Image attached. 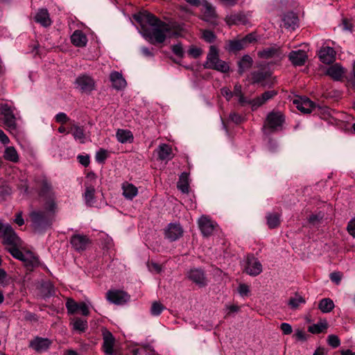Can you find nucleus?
Returning <instances> with one entry per match:
<instances>
[{"label":"nucleus","mask_w":355,"mask_h":355,"mask_svg":"<svg viewBox=\"0 0 355 355\" xmlns=\"http://www.w3.org/2000/svg\"><path fill=\"white\" fill-rule=\"evenodd\" d=\"M204 67L214 69L221 73H227L230 70L229 64L219 58L218 51L215 46H211L209 47Z\"/></svg>","instance_id":"nucleus-2"},{"label":"nucleus","mask_w":355,"mask_h":355,"mask_svg":"<svg viewBox=\"0 0 355 355\" xmlns=\"http://www.w3.org/2000/svg\"><path fill=\"white\" fill-rule=\"evenodd\" d=\"M232 93L233 96H235L236 97L243 94L241 85L239 83H236L234 85V91L232 92Z\"/></svg>","instance_id":"nucleus-64"},{"label":"nucleus","mask_w":355,"mask_h":355,"mask_svg":"<svg viewBox=\"0 0 355 355\" xmlns=\"http://www.w3.org/2000/svg\"><path fill=\"white\" fill-rule=\"evenodd\" d=\"M250 291L249 287L246 284H240L239 286V292L241 295H247Z\"/></svg>","instance_id":"nucleus-63"},{"label":"nucleus","mask_w":355,"mask_h":355,"mask_svg":"<svg viewBox=\"0 0 355 355\" xmlns=\"http://www.w3.org/2000/svg\"><path fill=\"white\" fill-rule=\"evenodd\" d=\"M229 118L232 122H234L236 124L240 123L242 121V117L241 116V115H239V114H237L236 112L230 113Z\"/></svg>","instance_id":"nucleus-59"},{"label":"nucleus","mask_w":355,"mask_h":355,"mask_svg":"<svg viewBox=\"0 0 355 355\" xmlns=\"http://www.w3.org/2000/svg\"><path fill=\"white\" fill-rule=\"evenodd\" d=\"M277 94V92L275 90H269L263 93L260 96H258L251 102L252 103V110H257L260 106L265 104L268 101L272 98Z\"/></svg>","instance_id":"nucleus-20"},{"label":"nucleus","mask_w":355,"mask_h":355,"mask_svg":"<svg viewBox=\"0 0 355 355\" xmlns=\"http://www.w3.org/2000/svg\"><path fill=\"white\" fill-rule=\"evenodd\" d=\"M178 188L184 193H189V175L187 173H182L180 176L178 182Z\"/></svg>","instance_id":"nucleus-37"},{"label":"nucleus","mask_w":355,"mask_h":355,"mask_svg":"<svg viewBox=\"0 0 355 355\" xmlns=\"http://www.w3.org/2000/svg\"><path fill=\"white\" fill-rule=\"evenodd\" d=\"M171 50L177 56L182 58L184 55V51L181 43H178L171 46Z\"/></svg>","instance_id":"nucleus-49"},{"label":"nucleus","mask_w":355,"mask_h":355,"mask_svg":"<svg viewBox=\"0 0 355 355\" xmlns=\"http://www.w3.org/2000/svg\"><path fill=\"white\" fill-rule=\"evenodd\" d=\"M328 344L334 348L338 347L340 345V339L336 335L331 334L328 336Z\"/></svg>","instance_id":"nucleus-51"},{"label":"nucleus","mask_w":355,"mask_h":355,"mask_svg":"<svg viewBox=\"0 0 355 355\" xmlns=\"http://www.w3.org/2000/svg\"><path fill=\"white\" fill-rule=\"evenodd\" d=\"M330 279L336 284H339L341 280V275L340 272H332L330 274Z\"/></svg>","instance_id":"nucleus-62"},{"label":"nucleus","mask_w":355,"mask_h":355,"mask_svg":"<svg viewBox=\"0 0 355 355\" xmlns=\"http://www.w3.org/2000/svg\"><path fill=\"white\" fill-rule=\"evenodd\" d=\"M3 157L6 160L9 162L17 163L19 162V155L16 149L13 146H8L6 148Z\"/></svg>","instance_id":"nucleus-34"},{"label":"nucleus","mask_w":355,"mask_h":355,"mask_svg":"<svg viewBox=\"0 0 355 355\" xmlns=\"http://www.w3.org/2000/svg\"><path fill=\"white\" fill-rule=\"evenodd\" d=\"M246 46L243 39L231 40L228 44V50L230 51H239L243 49Z\"/></svg>","instance_id":"nucleus-41"},{"label":"nucleus","mask_w":355,"mask_h":355,"mask_svg":"<svg viewBox=\"0 0 355 355\" xmlns=\"http://www.w3.org/2000/svg\"><path fill=\"white\" fill-rule=\"evenodd\" d=\"M253 60L249 55H244L238 62V72L242 75L246 70L251 68Z\"/></svg>","instance_id":"nucleus-30"},{"label":"nucleus","mask_w":355,"mask_h":355,"mask_svg":"<svg viewBox=\"0 0 355 355\" xmlns=\"http://www.w3.org/2000/svg\"><path fill=\"white\" fill-rule=\"evenodd\" d=\"M0 112L3 116V124L10 130H16V117L13 112V108L7 103L0 104Z\"/></svg>","instance_id":"nucleus-6"},{"label":"nucleus","mask_w":355,"mask_h":355,"mask_svg":"<svg viewBox=\"0 0 355 355\" xmlns=\"http://www.w3.org/2000/svg\"><path fill=\"white\" fill-rule=\"evenodd\" d=\"M306 302L305 299L299 295H295L294 297H291L288 304L292 309H297L301 304Z\"/></svg>","instance_id":"nucleus-43"},{"label":"nucleus","mask_w":355,"mask_h":355,"mask_svg":"<svg viewBox=\"0 0 355 355\" xmlns=\"http://www.w3.org/2000/svg\"><path fill=\"white\" fill-rule=\"evenodd\" d=\"M94 193L95 189L92 185L85 184V191L84 193V199L86 204L89 206H92L94 202Z\"/></svg>","instance_id":"nucleus-35"},{"label":"nucleus","mask_w":355,"mask_h":355,"mask_svg":"<svg viewBox=\"0 0 355 355\" xmlns=\"http://www.w3.org/2000/svg\"><path fill=\"white\" fill-rule=\"evenodd\" d=\"M267 225L270 229L276 228L280 223V215L277 213H269L266 216Z\"/></svg>","instance_id":"nucleus-39"},{"label":"nucleus","mask_w":355,"mask_h":355,"mask_svg":"<svg viewBox=\"0 0 355 355\" xmlns=\"http://www.w3.org/2000/svg\"><path fill=\"white\" fill-rule=\"evenodd\" d=\"M318 308L322 313H329L334 308V303L329 298H324L320 301Z\"/></svg>","instance_id":"nucleus-38"},{"label":"nucleus","mask_w":355,"mask_h":355,"mask_svg":"<svg viewBox=\"0 0 355 355\" xmlns=\"http://www.w3.org/2000/svg\"><path fill=\"white\" fill-rule=\"evenodd\" d=\"M55 120L58 123H64L67 122L69 120V119L65 113L60 112L56 114Z\"/></svg>","instance_id":"nucleus-55"},{"label":"nucleus","mask_w":355,"mask_h":355,"mask_svg":"<svg viewBox=\"0 0 355 355\" xmlns=\"http://www.w3.org/2000/svg\"><path fill=\"white\" fill-rule=\"evenodd\" d=\"M107 300L115 304H123L130 300V295L123 291H109L107 293Z\"/></svg>","instance_id":"nucleus-10"},{"label":"nucleus","mask_w":355,"mask_h":355,"mask_svg":"<svg viewBox=\"0 0 355 355\" xmlns=\"http://www.w3.org/2000/svg\"><path fill=\"white\" fill-rule=\"evenodd\" d=\"M148 267L150 271H155L157 273L160 272L162 270L161 266L158 263L155 262L148 263Z\"/></svg>","instance_id":"nucleus-61"},{"label":"nucleus","mask_w":355,"mask_h":355,"mask_svg":"<svg viewBox=\"0 0 355 355\" xmlns=\"http://www.w3.org/2000/svg\"><path fill=\"white\" fill-rule=\"evenodd\" d=\"M116 137L117 140L121 144L131 143L134 139L132 133L128 130L118 129Z\"/></svg>","instance_id":"nucleus-31"},{"label":"nucleus","mask_w":355,"mask_h":355,"mask_svg":"<svg viewBox=\"0 0 355 355\" xmlns=\"http://www.w3.org/2000/svg\"><path fill=\"white\" fill-rule=\"evenodd\" d=\"M78 160L80 164L84 166H87L89 164V157L88 155H78Z\"/></svg>","instance_id":"nucleus-58"},{"label":"nucleus","mask_w":355,"mask_h":355,"mask_svg":"<svg viewBox=\"0 0 355 355\" xmlns=\"http://www.w3.org/2000/svg\"><path fill=\"white\" fill-rule=\"evenodd\" d=\"M244 270L249 275L257 276L262 272V265L254 256H248Z\"/></svg>","instance_id":"nucleus-9"},{"label":"nucleus","mask_w":355,"mask_h":355,"mask_svg":"<svg viewBox=\"0 0 355 355\" xmlns=\"http://www.w3.org/2000/svg\"><path fill=\"white\" fill-rule=\"evenodd\" d=\"M103 348L106 355H116L114 352L115 338L112 334L107 329L103 330Z\"/></svg>","instance_id":"nucleus-12"},{"label":"nucleus","mask_w":355,"mask_h":355,"mask_svg":"<svg viewBox=\"0 0 355 355\" xmlns=\"http://www.w3.org/2000/svg\"><path fill=\"white\" fill-rule=\"evenodd\" d=\"M318 56L322 62L329 64L336 59V51L332 47L322 46L318 52Z\"/></svg>","instance_id":"nucleus-18"},{"label":"nucleus","mask_w":355,"mask_h":355,"mask_svg":"<svg viewBox=\"0 0 355 355\" xmlns=\"http://www.w3.org/2000/svg\"><path fill=\"white\" fill-rule=\"evenodd\" d=\"M158 158L162 161H169L173 157L171 146L162 144L157 149Z\"/></svg>","instance_id":"nucleus-25"},{"label":"nucleus","mask_w":355,"mask_h":355,"mask_svg":"<svg viewBox=\"0 0 355 355\" xmlns=\"http://www.w3.org/2000/svg\"><path fill=\"white\" fill-rule=\"evenodd\" d=\"M73 328L79 332H84L87 329V322L86 320L76 318L73 320Z\"/></svg>","instance_id":"nucleus-42"},{"label":"nucleus","mask_w":355,"mask_h":355,"mask_svg":"<svg viewBox=\"0 0 355 355\" xmlns=\"http://www.w3.org/2000/svg\"><path fill=\"white\" fill-rule=\"evenodd\" d=\"M259 57L264 59L281 58L282 53L279 47L272 46L258 52Z\"/></svg>","instance_id":"nucleus-21"},{"label":"nucleus","mask_w":355,"mask_h":355,"mask_svg":"<svg viewBox=\"0 0 355 355\" xmlns=\"http://www.w3.org/2000/svg\"><path fill=\"white\" fill-rule=\"evenodd\" d=\"M202 7L201 19L211 25H217L218 15L216 14L215 8L206 0L202 1Z\"/></svg>","instance_id":"nucleus-8"},{"label":"nucleus","mask_w":355,"mask_h":355,"mask_svg":"<svg viewBox=\"0 0 355 355\" xmlns=\"http://www.w3.org/2000/svg\"><path fill=\"white\" fill-rule=\"evenodd\" d=\"M80 303H77L72 299H68L66 302V308L69 314H74L78 311Z\"/></svg>","instance_id":"nucleus-45"},{"label":"nucleus","mask_w":355,"mask_h":355,"mask_svg":"<svg viewBox=\"0 0 355 355\" xmlns=\"http://www.w3.org/2000/svg\"><path fill=\"white\" fill-rule=\"evenodd\" d=\"M271 76L268 70H258L251 73V78L252 83H263L264 80L268 79Z\"/></svg>","instance_id":"nucleus-29"},{"label":"nucleus","mask_w":355,"mask_h":355,"mask_svg":"<svg viewBox=\"0 0 355 355\" xmlns=\"http://www.w3.org/2000/svg\"><path fill=\"white\" fill-rule=\"evenodd\" d=\"M165 237L171 241L179 239L183 234V229L178 223H170L165 230Z\"/></svg>","instance_id":"nucleus-13"},{"label":"nucleus","mask_w":355,"mask_h":355,"mask_svg":"<svg viewBox=\"0 0 355 355\" xmlns=\"http://www.w3.org/2000/svg\"><path fill=\"white\" fill-rule=\"evenodd\" d=\"M187 277L200 287L207 285V278L201 268H191L187 272Z\"/></svg>","instance_id":"nucleus-11"},{"label":"nucleus","mask_w":355,"mask_h":355,"mask_svg":"<svg viewBox=\"0 0 355 355\" xmlns=\"http://www.w3.org/2000/svg\"><path fill=\"white\" fill-rule=\"evenodd\" d=\"M281 330L285 335H289L292 333V327L288 323L284 322L281 324Z\"/></svg>","instance_id":"nucleus-57"},{"label":"nucleus","mask_w":355,"mask_h":355,"mask_svg":"<svg viewBox=\"0 0 355 355\" xmlns=\"http://www.w3.org/2000/svg\"><path fill=\"white\" fill-rule=\"evenodd\" d=\"M327 328V324L326 322H318L309 327V331L311 334H317L322 332Z\"/></svg>","instance_id":"nucleus-44"},{"label":"nucleus","mask_w":355,"mask_h":355,"mask_svg":"<svg viewBox=\"0 0 355 355\" xmlns=\"http://www.w3.org/2000/svg\"><path fill=\"white\" fill-rule=\"evenodd\" d=\"M220 93L228 101L233 97V93L228 87L221 88Z\"/></svg>","instance_id":"nucleus-54"},{"label":"nucleus","mask_w":355,"mask_h":355,"mask_svg":"<svg viewBox=\"0 0 355 355\" xmlns=\"http://www.w3.org/2000/svg\"><path fill=\"white\" fill-rule=\"evenodd\" d=\"M202 37L205 42L209 43L214 42L216 40L215 34L209 30H203L202 31Z\"/></svg>","instance_id":"nucleus-48"},{"label":"nucleus","mask_w":355,"mask_h":355,"mask_svg":"<svg viewBox=\"0 0 355 355\" xmlns=\"http://www.w3.org/2000/svg\"><path fill=\"white\" fill-rule=\"evenodd\" d=\"M344 73V69L338 64L330 66L327 70V74L334 80H340Z\"/></svg>","instance_id":"nucleus-27"},{"label":"nucleus","mask_w":355,"mask_h":355,"mask_svg":"<svg viewBox=\"0 0 355 355\" xmlns=\"http://www.w3.org/2000/svg\"><path fill=\"white\" fill-rule=\"evenodd\" d=\"M71 132L76 140H78L81 144L85 143V135L83 127L74 124L71 128Z\"/></svg>","instance_id":"nucleus-36"},{"label":"nucleus","mask_w":355,"mask_h":355,"mask_svg":"<svg viewBox=\"0 0 355 355\" xmlns=\"http://www.w3.org/2000/svg\"><path fill=\"white\" fill-rule=\"evenodd\" d=\"M75 86L82 93L89 94L95 89L96 84L92 77L83 74L76 79Z\"/></svg>","instance_id":"nucleus-7"},{"label":"nucleus","mask_w":355,"mask_h":355,"mask_svg":"<svg viewBox=\"0 0 355 355\" xmlns=\"http://www.w3.org/2000/svg\"><path fill=\"white\" fill-rule=\"evenodd\" d=\"M282 21L283 26L286 28L295 30V27L297 26L298 18L295 13L293 12H289L284 14Z\"/></svg>","instance_id":"nucleus-26"},{"label":"nucleus","mask_w":355,"mask_h":355,"mask_svg":"<svg viewBox=\"0 0 355 355\" xmlns=\"http://www.w3.org/2000/svg\"><path fill=\"white\" fill-rule=\"evenodd\" d=\"M107 157V151L105 149L101 148L96 153V160L98 162H103Z\"/></svg>","instance_id":"nucleus-50"},{"label":"nucleus","mask_w":355,"mask_h":355,"mask_svg":"<svg viewBox=\"0 0 355 355\" xmlns=\"http://www.w3.org/2000/svg\"><path fill=\"white\" fill-rule=\"evenodd\" d=\"M164 306L157 302H154L151 306L150 313L153 315L157 316L161 314L164 310Z\"/></svg>","instance_id":"nucleus-47"},{"label":"nucleus","mask_w":355,"mask_h":355,"mask_svg":"<svg viewBox=\"0 0 355 355\" xmlns=\"http://www.w3.org/2000/svg\"><path fill=\"white\" fill-rule=\"evenodd\" d=\"M12 256L20 261L25 260L26 255L21 251L19 250V247H12L11 248L7 250Z\"/></svg>","instance_id":"nucleus-46"},{"label":"nucleus","mask_w":355,"mask_h":355,"mask_svg":"<svg viewBox=\"0 0 355 355\" xmlns=\"http://www.w3.org/2000/svg\"><path fill=\"white\" fill-rule=\"evenodd\" d=\"M51 344L50 339L37 336L30 341L29 347L37 352H42L46 351Z\"/></svg>","instance_id":"nucleus-15"},{"label":"nucleus","mask_w":355,"mask_h":355,"mask_svg":"<svg viewBox=\"0 0 355 355\" xmlns=\"http://www.w3.org/2000/svg\"><path fill=\"white\" fill-rule=\"evenodd\" d=\"M40 195L42 196L51 198L54 196L53 187L51 182L46 178H43L40 183Z\"/></svg>","instance_id":"nucleus-32"},{"label":"nucleus","mask_w":355,"mask_h":355,"mask_svg":"<svg viewBox=\"0 0 355 355\" xmlns=\"http://www.w3.org/2000/svg\"><path fill=\"white\" fill-rule=\"evenodd\" d=\"M202 51L201 49L196 46H191L188 51L189 55L193 58H198L202 54Z\"/></svg>","instance_id":"nucleus-53"},{"label":"nucleus","mask_w":355,"mask_h":355,"mask_svg":"<svg viewBox=\"0 0 355 355\" xmlns=\"http://www.w3.org/2000/svg\"><path fill=\"white\" fill-rule=\"evenodd\" d=\"M133 18L140 24L142 36L152 44L163 43L171 31L168 24L149 12H139L135 14Z\"/></svg>","instance_id":"nucleus-1"},{"label":"nucleus","mask_w":355,"mask_h":355,"mask_svg":"<svg viewBox=\"0 0 355 355\" xmlns=\"http://www.w3.org/2000/svg\"><path fill=\"white\" fill-rule=\"evenodd\" d=\"M225 21L230 26L239 24L246 25L249 23L248 17L242 12L234 13L227 16Z\"/></svg>","instance_id":"nucleus-22"},{"label":"nucleus","mask_w":355,"mask_h":355,"mask_svg":"<svg viewBox=\"0 0 355 355\" xmlns=\"http://www.w3.org/2000/svg\"><path fill=\"white\" fill-rule=\"evenodd\" d=\"M284 121V116L281 112L272 111L267 115L264 128L270 132L278 131L282 129Z\"/></svg>","instance_id":"nucleus-4"},{"label":"nucleus","mask_w":355,"mask_h":355,"mask_svg":"<svg viewBox=\"0 0 355 355\" xmlns=\"http://www.w3.org/2000/svg\"><path fill=\"white\" fill-rule=\"evenodd\" d=\"M71 244L76 251H83L86 249L89 239L85 235L75 234L71 238Z\"/></svg>","instance_id":"nucleus-19"},{"label":"nucleus","mask_w":355,"mask_h":355,"mask_svg":"<svg viewBox=\"0 0 355 355\" xmlns=\"http://www.w3.org/2000/svg\"><path fill=\"white\" fill-rule=\"evenodd\" d=\"M78 311H80L81 313L85 316H87L89 314L88 306L84 302H80Z\"/></svg>","instance_id":"nucleus-60"},{"label":"nucleus","mask_w":355,"mask_h":355,"mask_svg":"<svg viewBox=\"0 0 355 355\" xmlns=\"http://www.w3.org/2000/svg\"><path fill=\"white\" fill-rule=\"evenodd\" d=\"M71 40L73 45L78 47L85 46L87 42V38L85 33L81 31H75L71 36Z\"/></svg>","instance_id":"nucleus-28"},{"label":"nucleus","mask_w":355,"mask_h":355,"mask_svg":"<svg viewBox=\"0 0 355 355\" xmlns=\"http://www.w3.org/2000/svg\"><path fill=\"white\" fill-rule=\"evenodd\" d=\"M33 227L36 231L42 232L51 225L48 214L42 211H34L30 214Z\"/></svg>","instance_id":"nucleus-3"},{"label":"nucleus","mask_w":355,"mask_h":355,"mask_svg":"<svg viewBox=\"0 0 355 355\" xmlns=\"http://www.w3.org/2000/svg\"><path fill=\"white\" fill-rule=\"evenodd\" d=\"M11 194V189L7 184H1L0 185V196L3 198H6L7 196Z\"/></svg>","instance_id":"nucleus-52"},{"label":"nucleus","mask_w":355,"mask_h":355,"mask_svg":"<svg viewBox=\"0 0 355 355\" xmlns=\"http://www.w3.org/2000/svg\"><path fill=\"white\" fill-rule=\"evenodd\" d=\"M3 241L2 243L6 246V250L12 247H20L21 241L17 235L13 228L8 224L5 225V229L1 234Z\"/></svg>","instance_id":"nucleus-5"},{"label":"nucleus","mask_w":355,"mask_h":355,"mask_svg":"<svg viewBox=\"0 0 355 355\" xmlns=\"http://www.w3.org/2000/svg\"><path fill=\"white\" fill-rule=\"evenodd\" d=\"M110 80L112 87L116 90H121L126 86V81L122 74L118 71H114L110 73Z\"/></svg>","instance_id":"nucleus-23"},{"label":"nucleus","mask_w":355,"mask_h":355,"mask_svg":"<svg viewBox=\"0 0 355 355\" xmlns=\"http://www.w3.org/2000/svg\"><path fill=\"white\" fill-rule=\"evenodd\" d=\"M347 231L350 235L355 237V218H352L347 225Z\"/></svg>","instance_id":"nucleus-56"},{"label":"nucleus","mask_w":355,"mask_h":355,"mask_svg":"<svg viewBox=\"0 0 355 355\" xmlns=\"http://www.w3.org/2000/svg\"><path fill=\"white\" fill-rule=\"evenodd\" d=\"M293 103L297 110L303 113H311L315 107V104L308 98H297L293 101Z\"/></svg>","instance_id":"nucleus-17"},{"label":"nucleus","mask_w":355,"mask_h":355,"mask_svg":"<svg viewBox=\"0 0 355 355\" xmlns=\"http://www.w3.org/2000/svg\"><path fill=\"white\" fill-rule=\"evenodd\" d=\"M123 195L126 199L132 200L138 193L137 188L130 183H123L122 185Z\"/></svg>","instance_id":"nucleus-33"},{"label":"nucleus","mask_w":355,"mask_h":355,"mask_svg":"<svg viewBox=\"0 0 355 355\" xmlns=\"http://www.w3.org/2000/svg\"><path fill=\"white\" fill-rule=\"evenodd\" d=\"M35 21L44 27H49L52 24L49 13L46 8H40L35 16Z\"/></svg>","instance_id":"nucleus-24"},{"label":"nucleus","mask_w":355,"mask_h":355,"mask_svg":"<svg viewBox=\"0 0 355 355\" xmlns=\"http://www.w3.org/2000/svg\"><path fill=\"white\" fill-rule=\"evenodd\" d=\"M288 57L294 66H303L308 59V55L304 50L292 51Z\"/></svg>","instance_id":"nucleus-16"},{"label":"nucleus","mask_w":355,"mask_h":355,"mask_svg":"<svg viewBox=\"0 0 355 355\" xmlns=\"http://www.w3.org/2000/svg\"><path fill=\"white\" fill-rule=\"evenodd\" d=\"M26 255L25 260H22L25 263V266L28 267V268H34L39 264V259L37 257L34 256L31 252H28Z\"/></svg>","instance_id":"nucleus-40"},{"label":"nucleus","mask_w":355,"mask_h":355,"mask_svg":"<svg viewBox=\"0 0 355 355\" xmlns=\"http://www.w3.org/2000/svg\"><path fill=\"white\" fill-rule=\"evenodd\" d=\"M199 228L204 236H209L214 232L216 223L207 216H202L198 220Z\"/></svg>","instance_id":"nucleus-14"}]
</instances>
